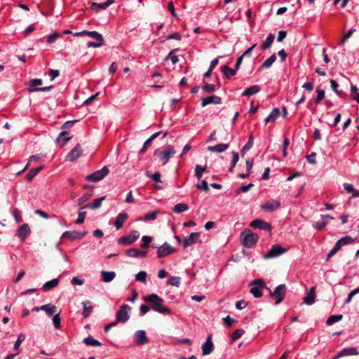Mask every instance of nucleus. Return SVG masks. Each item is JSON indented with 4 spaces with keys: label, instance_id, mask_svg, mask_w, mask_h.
<instances>
[{
    "label": "nucleus",
    "instance_id": "nucleus-64",
    "mask_svg": "<svg viewBox=\"0 0 359 359\" xmlns=\"http://www.w3.org/2000/svg\"><path fill=\"white\" fill-rule=\"evenodd\" d=\"M202 89L205 93H212L215 90V86L210 83H206L203 86Z\"/></svg>",
    "mask_w": 359,
    "mask_h": 359
},
{
    "label": "nucleus",
    "instance_id": "nucleus-16",
    "mask_svg": "<svg viewBox=\"0 0 359 359\" xmlns=\"http://www.w3.org/2000/svg\"><path fill=\"white\" fill-rule=\"evenodd\" d=\"M31 229L28 224H23L18 229V235L22 242H25L31 234Z\"/></svg>",
    "mask_w": 359,
    "mask_h": 359
},
{
    "label": "nucleus",
    "instance_id": "nucleus-41",
    "mask_svg": "<svg viewBox=\"0 0 359 359\" xmlns=\"http://www.w3.org/2000/svg\"><path fill=\"white\" fill-rule=\"evenodd\" d=\"M188 209H189L188 205L181 203L176 204L174 206L172 211L175 213H181L182 212L187 211Z\"/></svg>",
    "mask_w": 359,
    "mask_h": 359
},
{
    "label": "nucleus",
    "instance_id": "nucleus-43",
    "mask_svg": "<svg viewBox=\"0 0 359 359\" xmlns=\"http://www.w3.org/2000/svg\"><path fill=\"white\" fill-rule=\"evenodd\" d=\"M207 167L202 166L201 165H196L195 167V176L198 180H201L203 175V172L206 170Z\"/></svg>",
    "mask_w": 359,
    "mask_h": 359
},
{
    "label": "nucleus",
    "instance_id": "nucleus-17",
    "mask_svg": "<svg viewBox=\"0 0 359 359\" xmlns=\"http://www.w3.org/2000/svg\"><path fill=\"white\" fill-rule=\"evenodd\" d=\"M83 150L80 144H76L67 155L66 160L74 161L82 155Z\"/></svg>",
    "mask_w": 359,
    "mask_h": 359
},
{
    "label": "nucleus",
    "instance_id": "nucleus-7",
    "mask_svg": "<svg viewBox=\"0 0 359 359\" xmlns=\"http://www.w3.org/2000/svg\"><path fill=\"white\" fill-rule=\"evenodd\" d=\"M131 309L128 305L124 304L120 306L116 313V320L118 323H126L130 317L129 312Z\"/></svg>",
    "mask_w": 359,
    "mask_h": 359
},
{
    "label": "nucleus",
    "instance_id": "nucleus-26",
    "mask_svg": "<svg viewBox=\"0 0 359 359\" xmlns=\"http://www.w3.org/2000/svg\"><path fill=\"white\" fill-rule=\"evenodd\" d=\"M83 305V311L82 316L84 318H86L90 316L93 312V307L91 306L90 302L88 300H85L82 302Z\"/></svg>",
    "mask_w": 359,
    "mask_h": 359
},
{
    "label": "nucleus",
    "instance_id": "nucleus-11",
    "mask_svg": "<svg viewBox=\"0 0 359 359\" xmlns=\"http://www.w3.org/2000/svg\"><path fill=\"white\" fill-rule=\"evenodd\" d=\"M87 234V231H67L61 236V239L67 238L71 241L81 239Z\"/></svg>",
    "mask_w": 359,
    "mask_h": 359
},
{
    "label": "nucleus",
    "instance_id": "nucleus-32",
    "mask_svg": "<svg viewBox=\"0 0 359 359\" xmlns=\"http://www.w3.org/2000/svg\"><path fill=\"white\" fill-rule=\"evenodd\" d=\"M280 116V110L278 108H274L269 115L265 118L266 123L274 122Z\"/></svg>",
    "mask_w": 359,
    "mask_h": 359
},
{
    "label": "nucleus",
    "instance_id": "nucleus-34",
    "mask_svg": "<svg viewBox=\"0 0 359 359\" xmlns=\"http://www.w3.org/2000/svg\"><path fill=\"white\" fill-rule=\"evenodd\" d=\"M43 168V165H40L36 168L31 169L26 175V180L31 182L33 178Z\"/></svg>",
    "mask_w": 359,
    "mask_h": 359
},
{
    "label": "nucleus",
    "instance_id": "nucleus-6",
    "mask_svg": "<svg viewBox=\"0 0 359 359\" xmlns=\"http://www.w3.org/2000/svg\"><path fill=\"white\" fill-rule=\"evenodd\" d=\"M109 168L107 166H104L100 170H98L92 174L88 175L86 177V180L92 182H97L104 179L109 174Z\"/></svg>",
    "mask_w": 359,
    "mask_h": 359
},
{
    "label": "nucleus",
    "instance_id": "nucleus-37",
    "mask_svg": "<svg viewBox=\"0 0 359 359\" xmlns=\"http://www.w3.org/2000/svg\"><path fill=\"white\" fill-rule=\"evenodd\" d=\"M85 36H88L90 38H93L95 39L97 41H104L102 35L96 31L85 30Z\"/></svg>",
    "mask_w": 359,
    "mask_h": 359
},
{
    "label": "nucleus",
    "instance_id": "nucleus-31",
    "mask_svg": "<svg viewBox=\"0 0 359 359\" xmlns=\"http://www.w3.org/2000/svg\"><path fill=\"white\" fill-rule=\"evenodd\" d=\"M260 87L258 85H253L247 88L243 93L242 96H251L260 91Z\"/></svg>",
    "mask_w": 359,
    "mask_h": 359
},
{
    "label": "nucleus",
    "instance_id": "nucleus-48",
    "mask_svg": "<svg viewBox=\"0 0 359 359\" xmlns=\"http://www.w3.org/2000/svg\"><path fill=\"white\" fill-rule=\"evenodd\" d=\"M25 338H26V336L25 334L20 333V334H18V339L14 344L13 349L18 351L20 344H22V341H24L25 340Z\"/></svg>",
    "mask_w": 359,
    "mask_h": 359
},
{
    "label": "nucleus",
    "instance_id": "nucleus-30",
    "mask_svg": "<svg viewBox=\"0 0 359 359\" xmlns=\"http://www.w3.org/2000/svg\"><path fill=\"white\" fill-rule=\"evenodd\" d=\"M228 144L221 143L215 146L208 147V150L212 152L222 153L229 148Z\"/></svg>",
    "mask_w": 359,
    "mask_h": 359
},
{
    "label": "nucleus",
    "instance_id": "nucleus-5",
    "mask_svg": "<svg viewBox=\"0 0 359 359\" xmlns=\"http://www.w3.org/2000/svg\"><path fill=\"white\" fill-rule=\"evenodd\" d=\"M175 154L173 146L168 145L163 151H155L154 156H158L163 165H165L170 158Z\"/></svg>",
    "mask_w": 359,
    "mask_h": 359
},
{
    "label": "nucleus",
    "instance_id": "nucleus-19",
    "mask_svg": "<svg viewBox=\"0 0 359 359\" xmlns=\"http://www.w3.org/2000/svg\"><path fill=\"white\" fill-rule=\"evenodd\" d=\"M113 3L114 0H107L106 1L101 4L93 2L91 4L90 8L95 13H98L100 10H104L107 8Z\"/></svg>",
    "mask_w": 359,
    "mask_h": 359
},
{
    "label": "nucleus",
    "instance_id": "nucleus-58",
    "mask_svg": "<svg viewBox=\"0 0 359 359\" xmlns=\"http://www.w3.org/2000/svg\"><path fill=\"white\" fill-rule=\"evenodd\" d=\"M330 85H331V88H332V90L337 95H338L339 96H341L342 95L343 93L338 90L339 84H338V83L335 80L331 79L330 80Z\"/></svg>",
    "mask_w": 359,
    "mask_h": 359
},
{
    "label": "nucleus",
    "instance_id": "nucleus-45",
    "mask_svg": "<svg viewBox=\"0 0 359 359\" xmlns=\"http://www.w3.org/2000/svg\"><path fill=\"white\" fill-rule=\"evenodd\" d=\"M342 315H332L330 316L326 321L327 325H331L334 324V323H337L342 319Z\"/></svg>",
    "mask_w": 359,
    "mask_h": 359
},
{
    "label": "nucleus",
    "instance_id": "nucleus-55",
    "mask_svg": "<svg viewBox=\"0 0 359 359\" xmlns=\"http://www.w3.org/2000/svg\"><path fill=\"white\" fill-rule=\"evenodd\" d=\"M151 241H152V238L149 236H142V243L141 244V248H148Z\"/></svg>",
    "mask_w": 359,
    "mask_h": 359
},
{
    "label": "nucleus",
    "instance_id": "nucleus-63",
    "mask_svg": "<svg viewBox=\"0 0 359 359\" xmlns=\"http://www.w3.org/2000/svg\"><path fill=\"white\" fill-rule=\"evenodd\" d=\"M196 189L203 190L205 192H208L210 190L208 182L205 180L202 181L201 184H196Z\"/></svg>",
    "mask_w": 359,
    "mask_h": 359
},
{
    "label": "nucleus",
    "instance_id": "nucleus-14",
    "mask_svg": "<svg viewBox=\"0 0 359 359\" xmlns=\"http://www.w3.org/2000/svg\"><path fill=\"white\" fill-rule=\"evenodd\" d=\"M133 340L138 346H141L149 342V339L144 330L136 331L134 334Z\"/></svg>",
    "mask_w": 359,
    "mask_h": 359
},
{
    "label": "nucleus",
    "instance_id": "nucleus-46",
    "mask_svg": "<svg viewBox=\"0 0 359 359\" xmlns=\"http://www.w3.org/2000/svg\"><path fill=\"white\" fill-rule=\"evenodd\" d=\"M11 214L17 224L21 223L22 222L21 213L17 208L12 209Z\"/></svg>",
    "mask_w": 359,
    "mask_h": 359
},
{
    "label": "nucleus",
    "instance_id": "nucleus-28",
    "mask_svg": "<svg viewBox=\"0 0 359 359\" xmlns=\"http://www.w3.org/2000/svg\"><path fill=\"white\" fill-rule=\"evenodd\" d=\"M104 199H105V196L95 198L93 201L92 203L86 204L81 208L82 209L88 208V209H93V210L99 208L101 206L102 201H104Z\"/></svg>",
    "mask_w": 359,
    "mask_h": 359
},
{
    "label": "nucleus",
    "instance_id": "nucleus-13",
    "mask_svg": "<svg viewBox=\"0 0 359 359\" xmlns=\"http://www.w3.org/2000/svg\"><path fill=\"white\" fill-rule=\"evenodd\" d=\"M250 226L255 229H262V230H266L269 232L272 230V226L262 219H255L252 221L250 224Z\"/></svg>",
    "mask_w": 359,
    "mask_h": 359
},
{
    "label": "nucleus",
    "instance_id": "nucleus-18",
    "mask_svg": "<svg viewBox=\"0 0 359 359\" xmlns=\"http://www.w3.org/2000/svg\"><path fill=\"white\" fill-rule=\"evenodd\" d=\"M202 353L203 355L210 354L214 350V344L212 341V335L208 336L206 341L202 345Z\"/></svg>",
    "mask_w": 359,
    "mask_h": 359
},
{
    "label": "nucleus",
    "instance_id": "nucleus-47",
    "mask_svg": "<svg viewBox=\"0 0 359 359\" xmlns=\"http://www.w3.org/2000/svg\"><path fill=\"white\" fill-rule=\"evenodd\" d=\"M145 175L147 177L152 179L155 182H161V175L159 172H156L153 174L150 173L149 172H146Z\"/></svg>",
    "mask_w": 359,
    "mask_h": 359
},
{
    "label": "nucleus",
    "instance_id": "nucleus-49",
    "mask_svg": "<svg viewBox=\"0 0 359 359\" xmlns=\"http://www.w3.org/2000/svg\"><path fill=\"white\" fill-rule=\"evenodd\" d=\"M232 156L233 158L231 161V165L229 168V172H233L236 163H238L239 160V155L238 153L236 151H232Z\"/></svg>",
    "mask_w": 359,
    "mask_h": 359
},
{
    "label": "nucleus",
    "instance_id": "nucleus-2",
    "mask_svg": "<svg viewBox=\"0 0 359 359\" xmlns=\"http://www.w3.org/2000/svg\"><path fill=\"white\" fill-rule=\"evenodd\" d=\"M241 236L242 244L248 248H252L259 239L258 235L251 232L250 230L243 232Z\"/></svg>",
    "mask_w": 359,
    "mask_h": 359
},
{
    "label": "nucleus",
    "instance_id": "nucleus-35",
    "mask_svg": "<svg viewBox=\"0 0 359 359\" xmlns=\"http://www.w3.org/2000/svg\"><path fill=\"white\" fill-rule=\"evenodd\" d=\"M274 39H275V36L273 34H271L270 33L265 41L261 45L260 48L262 50H267L268 48H269L272 44V43L274 41Z\"/></svg>",
    "mask_w": 359,
    "mask_h": 359
},
{
    "label": "nucleus",
    "instance_id": "nucleus-1",
    "mask_svg": "<svg viewBox=\"0 0 359 359\" xmlns=\"http://www.w3.org/2000/svg\"><path fill=\"white\" fill-rule=\"evenodd\" d=\"M144 302L150 304L151 308L156 312L162 314H170V309L164 306V300L156 294H151L142 297Z\"/></svg>",
    "mask_w": 359,
    "mask_h": 359
},
{
    "label": "nucleus",
    "instance_id": "nucleus-51",
    "mask_svg": "<svg viewBox=\"0 0 359 359\" xmlns=\"http://www.w3.org/2000/svg\"><path fill=\"white\" fill-rule=\"evenodd\" d=\"M71 138L72 136L70 135L69 133L67 131H62L60 133L57 137V140H62L63 143H67Z\"/></svg>",
    "mask_w": 359,
    "mask_h": 359
},
{
    "label": "nucleus",
    "instance_id": "nucleus-3",
    "mask_svg": "<svg viewBox=\"0 0 359 359\" xmlns=\"http://www.w3.org/2000/svg\"><path fill=\"white\" fill-rule=\"evenodd\" d=\"M270 297L275 299V304L278 305L283 300L287 291V286L285 284L278 285L273 291L270 290Z\"/></svg>",
    "mask_w": 359,
    "mask_h": 359
},
{
    "label": "nucleus",
    "instance_id": "nucleus-61",
    "mask_svg": "<svg viewBox=\"0 0 359 359\" xmlns=\"http://www.w3.org/2000/svg\"><path fill=\"white\" fill-rule=\"evenodd\" d=\"M359 293V287L353 290L348 294L346 299L344 300L345 304H348L351 302L352 298L356 294Z\"/></svg>",
    "mask_w": 359,
    "mask_h": 359
},
{
    "label": "nucleus",
    "instance_id": "nucleus-4",
    "mask_svg": "<svg viewBox=\"0 0 359 359\" xmlns=\"http://www.w3.org/2000/svg\"><path fill=\"white\" fill-rule=\"evenodd\" d=\"M251 284L254 286L250 288V292L256 298L262 297L263 292L262 290L263 288L269 290V288L266 285L265 282L261 278L254 280Z\"/></svg>",
    "mask_w": 359,
    "mask_h": 359
},
{
    "label": "nucleus",
    "instance_id": "nucleus-9",
    "mask_svg": "<svg viewBox=\"0 0 359 359\" xmlns=\"http://www.w3.org/2000/svg\"><path fill=\"white\" fill-rule=\"evenodd\" d=\"M140 237L138 231H133L128 235L121 236L118 240V243L121 245H130L135 243Z\"/></svg>",
    "mask_w": 359,
    "mask_h": 359
},
{
    "label": "nucleus",
    "instance_id": "nucleus-21",
    "mask_svg": "<svg viewBox=\"0 0 359 359\" xmlns=\"http://www.w3.org/2000/svg\"><path fill=\"white\" fill-rule=\"evenodd\" d=\"M222 103V98L217 95H211L210 97H203L201 99V107H205L209 104H219Z\"/></svg>",
    "mask_w": 359,
    "mask_h": 359
},
{
    "label": "nucleus",
    "instance_id": "nucleus-42",
    "mask_svg": "<svg viewBox=\"0 0 359 359\" xmlns=\"http://www.w3.org/2000/svg\"><path fill=\"white\" fill-rule=\"evenodd\" d=\"M93 195V193L92 191L87 192L83 194L78 200H77V204L78 205H81L84 204L87 201L90 199V197H92Z\"/></svg>",
    "mask_w": 359,
    "mask_h": 359
},
{
    "label": "nucleus",
    "instance_id": "nucleus-20",
    "mask_svg": "<svg viewBox=\"0 0 359 359\" xmlns=\"http://www.w3.org/2000/svg\"><path fill=\"white\" fill-rule=\"evenodd\" d=\"M280 206V203L276 200H269L262 206V209L268 212H273Z\"/></svg>",
    "mask_w": 359,
    "mask_h": 359
},
{
    "label": "nucleus",
    "instance_id": "nucleus-54",
    "mask_svg": "<svg viewBox=\"0 0 359 359\" xmlns=\"http://www.w3.org/2000/svg\"><path fill=\"white\" fill-rule=\"evenodd\" d=\"M167 283L172 286L179 287L180 285V278L177 276H172L168 280Z\"/></svg>",
    "mask_w": 359,
    "mask_h": 359
},
{
    "label": "nucleus",
    "instance_id": "nucleus-15",
    "mask_svg": "<svg viewBox=\"0 0 359 359\" xmlns=\"http://www.w3.org/2000/svg\"><path fill=\"white\" fill-rule=\"evenodd\" d=\"M200 233L198 232L191 233L189 236L186 237L183 240V247L184 248L191 246L200 241Z\"/></svg>",
    "mask_w": 359,
    "mask_h": 359
},
{
    "label": "nucleus",
    "instance_id": "nucleus-23",
    "mask_svg": "<svg viewBox=\"0 0 359 359\" xmlns=\"http://www.w3.org/2000/svg\"><path fill=\"white\" fill-rule=\"evenodd\" d=\"M126 255L130 257L142 258L145 257L147 253V252L141 251L137 248H130L126 251Z\"/></svg>",
    "mask_w": 359,
    "mask_h": 359
},
{
    "label": "nucleus",
    "instance_id": "nucleus-62",
    "mask_svg": "<svg viewBox=\"0 0 359 359\" xmlns=\"http://www.w3.org/2000/svg\"><path fill=\"white\" fill-rule=\"evenodd\" d=\"M355 32V29H349L342 37L341 40L340 41V45H344L345 42L348 39H349L353 32Z\"/></svg>",
    "mask_w": 359,
    "mask_h": 359
},
{
    "label": "nucleus",
    "instance_id": "nucleus-38",
    "mask_svg": "<svg viewBox=\"0 0 359 359\" xmlns=\"http://www.w3.org/2000/svg\"><path fill=\"white\" fill-rule=\"evenodd\" d=\"M83 342L90 346H101V343L97 339H94L91 335L84 338Z\"/></svg>",
    "mask_w": 359,
    "mask_h": 359
},
{
    "label": "nucleus",
    "instance_id": "nucleus-60",
    "mask_svg": "<svg viewBox=\"0 0 359 359\" xmlns=\"http://www.w3.org/2000/svg\"><path fill=\"white\" fill-rule=\"evenodd\" d=\"M327 221L323 220L313 224V227L317 231H321L327 225Z\"/></svg>",
    "mask_w": 359,
    "mask_h": 359
},
{
    "label": "nucleus",
    "instance_id": "nucleus-33",
    "mask_svg": "<svg viewBox=\"0 0 359 359\" xmlns=\"http://www.w3.org/2000/svg\"><path fill=\"white\" fill-rule=\"evenodd\" d=\"M102 279L105 283H109L113 280L116 276V273L114 271H101Z\"/></svg>",
    "mask_w": 359,
    "mask_h": 359
},
{
    "label": "nucleus",
    "instance_id": "nucleus-36",
    "mask_svg": "<svg viewBox=\"0 0 359 359\" xmlns=\"http://www.w3.org/2000/svg\"><path fill=\"white\" fill-rule=\"evenodd\" d=\"M158 212H159L158 210H157L156 211H153V212H149L145 214L143 218H138L137 220V221H144V222L155 220L156 219V217H157V215Z\"/></svg>",
    "mask_w": 359,
    "mask_h": 359
},
{
    "label": "nucleus",
    "instance_id": "nucleus-24",
    "mask_svg": "<svg viewBox=\"0 0 359 359\" xmlns=\"http://www.w3.org/2000/svg\"><path fill=\"white\" fill-rule=\"evenodd\" d=\"M220 69L224 76L227 79H230L231 77L235 76L237 72L235 69H231L227 65L222 66Z\"/></svg>",
    "mask_w": 359,
    "mask_h": 359
},
{
    "label": "nucleus",
    "instance_id": "nucleus-52",
    "mask_svg": "<svg viewBox=\"0 0 359 359\" xmlns=\"http://www.w3.org/2000/svg\"><path fill=\"white\" fill-rule=\"evenodd\" d=\"M177 50H178V49H174V50H171L168 53V55L166 57V59L169 58L171 60V62L172 65L177 64L179 61L178 56L175 55V52Z\"/></svg>",
    "mask_w": 359,
    "mask_h": 359
},
{
    "label": "nucleus",
    "instance_id": "nucleus-40",
    "mask_svg": "<svg viewBox=\"0 0 359 359\" xmlns=\"http://www.w3.org/2000/svg\"><path fill=\"white\" fill-rule=\"evenodd\" d=\"M276 60V55L273 54L269 58H267L261 65L262 69H268L271 67L273 63Z\"/></svg>",
    "mask_w": 359,
    "mask_h": 359
},
{
    "label": "nucleus",
    "instance_id": "nucleus-59",
    "mask_svg": "<svg viewBox=\"0 0 359 359\" xmlns=\"http://www.w3.org/2000/svg\"><path fill=\"white\" fill-rule=\"evenodd\" d=\"M59 36H61V34L55 32L50 35H48L46 36V39H47V42L48 43H54L56 39L59 37Z\"/></svg>",
    "mask_w": 359,
    "mask_h": 359
},
{
    "label": "nucleus",
    "instance_id": "nucleus-8",
    "mask_svg": "<svg viewBox=\"0 0 359 359\" xmlns=\"http://www.w3.org/2000/svg\"><path fill=\"white\" fill-rule=\"evenodd\" d=\"M42 79H31L29 81L28 83V91L29 92H36V91H41V92H46L49 91L53 88V86H46V87H41V88H36L37 86H39L42 84Z\"/></svg>",
    "mask_w": 359,
    "mask_h": 359
},
{
    "label": "nucleus",
    "instance_id": "nucleus-10",
    "mask_svg": "<svg viewBox=\"0 0 359 359\" xmlns=\"http://www.w3.org/2000/svg\"><path fill=\"white\" fill-rule=\"evenodd\" d=\"M287 249L283 248L280 245H273L271 248L263 256L264 259H272L285 253Z\"/></svg>",
    "mask_w": 359,
    "mask_h": 359
},
{
    "label": "nucleus",
    "instance_id": "nucleus-25",
    "mask_svg": "<svg viewBox=\"0 0 359 359\" xmlns=\"http://www.w3.org/2000/svg\"><path fill=\"white\" fill-rule=\"evenodd\" d=\"M316 287H312L309 290L306 296L304 298V303L307 305H311L315 302L316 294H315Z\"/></svg>",
    "mask_w": 359,
    "mask_h": 359
},
{
    "label": "nucleus",
    "instance_id": "nucleus-50",
    "mask_svg": "<svg viewBox=\"0 0 359 359\" xmlns=\"http://www.w3.org/2000/svg\"><path fill=\"white\" fill-rule=\"evenodd\" d=\"M252 145H253V137H252V135H251L249 137V139H248L247 143L243 147L242 150H241V154L243 155L245 152L248 151V150H250L252 148Z\"/></svg>",
    "mask_w": 359,
    "mask_h": 359
},
{
    "label": "nucleus",
    "instance_id": "nucleus-53",
    "mask_svg": "<svg viewBox=\"0 0 359 359\" xmlns=\"http://www.w3.org/2000/svg\"><path fill=\"white\" fill-rule=\"evenodd\" d=\"M245 333L243 329L239 328L236 330V331L231 335V341H234L242 337V335Z\"/></svg>",
    "mask_w": 359,
    "mask_h": 359
},
{
    "label": "nucleus",
    "instance_id": "nucleus-22",
    "mask_svg": "<svg viewBox=\"0 0 359 359\" xmlns=\"http://www.w3.org/2000/svg\"><path fill=\"white\" fill-rule=\"evenodd\" d=\"M128 218V215L126 212H120L117 215L114 221V226L117 230L122 228L123 223Z\"/></svg>",
    "mask_w": 359,
    "mask_h": 359
},
{
    "label": "nucleus",
    "instance_id": "nucleus-27",
    "mask_svg": "<svg viewBox=\"0 0 359 359\" xmlns=\"http://www.w3.org/2000/svg\"><path fill=\"white\" fill-rule=\"evenodd\" d=\"M359 352L355 347H346L339 351V356L358 355Z\"/></svg>",
    "mask_w": 359,
    "mask_h": 359
},
{
    "label": "nucleus",
    "instance_id": "nucleus-12",
    "mask_svg": "<svg viewBox=\"0 0 359 359\" xmlns=\"http://www.w3.org/2000/svg\"><path fill=\"white\" fill-rule=\"evenodd\" d=\"M177 250L175 248H174L169 243L165 242L162 245L158 248L157 257L158 258L164 257L175 252Z\"/></svg>",
    "mask_w": 359,
    "mask_h": 359
},
{
    "label": "nucleus",
    "instance_id": "nucleus-29",
    "mask_svg": "<svg viewBox=\"0 0 359 359\" xmlns=\"http://www.w3.org/2000/svg\"><path fill=\"white\" fill-rule=\"evenodd\" d=\"M58 284H59V279L53 278L50 280L46 282L42 286V290L44 292L49 291V290H52L53 288L57 287L58 285Z\"/></svg>",
    "mask_w": 359,
    "mask_h": 359
},
{
    "label": "nucleus",
    "instance_id": "nucleus-44",
    "mask_svg": "<svg viewBox=\"0 0 359 359\" xmlns=\"http://www.w3.org/2000/svg\"><path fill=\"white\" fill-rule=\"evenodd\" d=\"M317 95L315 98V103L319 104L321 101L325 98V90L320 88L316 89Z\"/></svg>",
    "mask_w": 359,
    "mask_h": 359
},
{
    "label": "nucleus",
    "instance_id": "nucleus-57",
    "mask_svg": "<svg viewBox=\"0 0 359 359\" xmlns=\"http://www.w3.org/2000/svg\"><path fill=\"white\" fill-rule=\"evenodd\" d=\"M135 279L137 281L145 283L147 281V273L143 271L138 272L135 276Z\"/></svg>",
    "mask_w": 359,
    "mask_h": 359
},
{
    "label": "nucleus",
    "instance_id": "nucleus-39",
    "mask_svg": "<svg viewBox=\"0 0 359 359\" xmlns=\"http://www.w3.org/2000/svg\"><path fill=\"white\" fill-rule=\"evenodd\" d=\"M42 311H44L48 316H52L56 312V306L51 304H46L40 306Z\"/></svg>",
    "mask_w": 359,
    "mask_h": 359
},
{
    "label": "nucleus",
    "instance_id": "nucleus-56",
    "mask_svg": "<svg viewBox=\"0 0 359 359\" xmlns=\"http://www.w3.org/2000/svg\"><path fill=\"white\" fill-rule=\"evenodd\" d=\"M354 241H355V239L353 238L352 237H351L350 236H346L339 240V241L340 242V243L342 246L351 244V243H353Z\"/></svg>",
    "mask_w": 359,
    "mask_h": 359
}]
</instances>
